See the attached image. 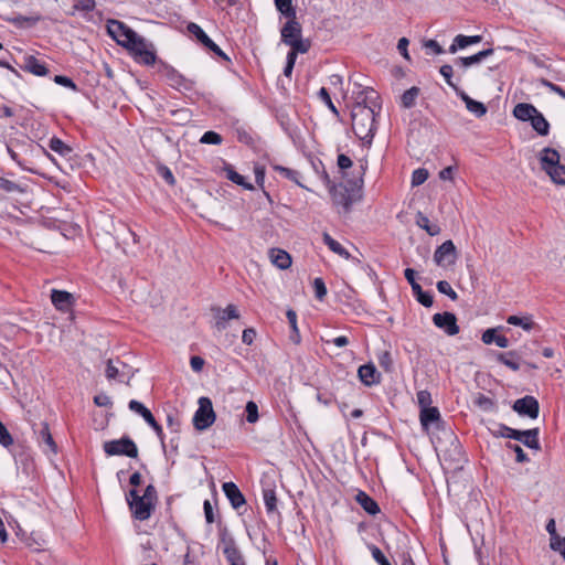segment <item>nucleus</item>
Wrapping results in <instances>:
<instances>
[{
  "label": "nucleus",
  "mask_w": 565,
  "mask_h": 565,
  "mask_svg": "<svg viewBox=\"0 0 565 565\" xmlns=\"http://www.w3.org/2000/svg\"><path fill=\"white\" fill-rule=\"evenodd\" d=\"M352 129L358 138L372 142L375 134V111L372 107L356 103L351 111Z\"/></svg>",
  "instance_id": "nucleus-1"
},
{
  "label": "nucleus",
  "mask_w": 565,
  "mask_h": 565,
  "mask_svg": "<svg viewBox=\"0 0 565 565\" xmlns=\"http://www.w3.org/2000/svg\"><path fill=\"white\" fill-rule=\"evenodd\" d=\"M542 169L557 184H565V166L559 163V153L552 148H544L540 153Z\"/></svg>",
  "instance_id": "nucleus-2"
},
{
  "label": "nucleus",
  "mask_w": 565,
  "mask_h": 565,
  "mask_svg": "<svg viewBox=\"0 0 565 565\" xmlns=\"http://www.w3.org/2000/svg\"><path fill=\"white\" fill-rule=\"evenodd\" d=\"M107 32L109 36L117 42L118 45L126 50L135 42L139 34L118 20L107 21Z\"/></svg>",
  "instance_id": "nucleus-3"
},
{
  "label": "nucleus",
  "mask_w": 565,
  "mask_h": 565,
  "mask_svg": "<svg viewBox=\"0 0 565 565\" xmlns=\"http://www.w3.org/2000/svg\"><path fill=\"white\" fill-rule=\"evenodd\" d=\"M215 413L209 397L199 398V408L193 416V425L198 430H205L215 422Z\"/></svg>",
  "instance_id": "nucleus-4"
},
{
  "label": "nucleus",
  "mask_w": 565,
  "mask_h": 565,
  "mask_svg": "<svg viewBox=\"0 0 565 565\" xmlns=\"http://www.w3.org/2000/svg\"><path fill=\"white\" fill-rule=\"evenodd\" d=\"M103 448L107 456H127L129 458L138 456V448L129 437L105 441Z\"/></svg>",
  "instance_id": "nucleus-5"
},
{
  "label": "nucleus",
  "mask_w": 565,
  "mask_h": 565,
  "mask_svg": "<svg viewBox=\"0 0 565 565\" xmlns=\"http://www.w3.org/2000/svg\"><path fill=\"white\" fill-rule=\"evenodd\" d=\"M135 61L145 65H152L156 62L153 45L141 35L127 49Z\"/></svg>",
  "instance_id": "nucleus-6"
},
{
  "label": "nucleus",
  "mask_w": 565,
  "mask_h": 565,
  "mask_svg": "<svg viewBox=\"0 0 565 565\" xmlns=\"http://www.w3.org/2000/svg\"><path fill=\"white\" fill-rule=\"evenodd\" d=\"M127 502L132 511V515L140 521L148 520L154 509V504L141 498L135 489L128 492Z\"/></svg>",
  "instance_id": "nucleus-7"
},
{
  "label": "nucleus",
  "mask_w": 565,
  "mask_h": 565,
  "mask_svg": "<svg viewBox=\"0 0 565 565\" xmlns=\"http://www.w3.org/2000/svg\"><path fill=\"white\" fill-rule=\"evenodd\" d=\"M457 249L452 241L444 242L434 253V262L440 267H449L457 260Z\"/></svg>",
  "instance_id": "nucleus-8"
},
{
  "label": "nucleus",
  "mask_w": 565,
  "mask_h": 565,
  "mask_svg": "<svg viewBox=\"0 0 565 565\" xmlns=\"http://www.w3.org/2000/svg\"><path fill=\"white\" fill-rule=\"evenodd\" d=\"M434 324L441 329L447 335L454 337L459 333L460 329L457 323V318L452 312L435 313L433 316Z\"/></svg>",
  "instance_id": "nucleus-9"
},
{
  "label": "nucleus",
  "mask_w": 565,
  "mask_h": 565,
  "mask_svg": "<svg viewBox=\"0 0 565 565\" xmlns=\"http://www.w3.org/2000/svg\"><path fill=\"white\" fill-rule=\"evenodd\" d=\"M513 411L521 416H529L530 418H536L540 412V405L535 397L526 395L514 402L512 406Z\"/></svg>",
  "instance_id": "nucleus-10"
},
{
  "label": "nucleus",
  "mask_w": 565,
  "mask_h": 565,
  "mask_svg": "<svg viewBox=\"0 0 565 565\" xmlns=\"http://www.w3.org/2000/svg\"><path fill=\"white\" fill-rule=\"evenodd\" d=\"M212 310L215 312V315H214L215 324L214 326L217 331L225 330L227 328L228 320L239 318V312H238L236 306H234V305H228L224 309L213 308Z\"/></svg>",
  "instance_id": "nucleus-11"
},
{
  "label": "nucleus",
  "mask_w": 565,
  "mask_h": 565,
  "mask_svg": "<svg viewBox=\"0 0 565 565\" xmlns=\"http://www.w3.org/2000/svg\"><path fill=\"white\" fill-rule=\"evenodd\" d=\"M301 38V25L300 23L294 19H289L286 24L281 29V41L291 45L292 41Z\"/></svg>",
  "instance_id": "nucleus-12"
},
{
  "label": "nucleus",
  "mask_w": 565,
  "mask_h": 565,
  "mask_svg": "<svg viewBox=\"0 0 565 565\" xmlns=\"http://www.w3.org/2000/svg\"><path fill=\"white\" fill-rule=\"evenodd\" d=\"M358 375L361 382L366 386H372L381 381V374L372 363L361 365L358 370Z\"/></svg>",
  "instance_id": "nucleus-13"
},
{
  "label": "nucleus",
  "mask_w": 565,
  "mask_h": 565,
  "mask_svg": "<svg viewBox=\"0 0 565 565\" xmlns=\"http://www.w3.org/2000/svg\"><path fill=\"white\" fill-rule=\"evenodd\" d=\"M21 68L35 76H46L49 74V70L45 64L40 62L33 55H25L23 57V64L21 65Z\"/></svg>",
  "instance_id": "nucleus-14"
},
{
  "label": "nucleus",
  "mask_w": 565,
  "mask_h": 565,
  "mask_svg": "<svg viewBox=\"0 0 565 565\" xmlns=\"http://www.w3.org/2000/svg\"><path fill=\"white\" fill-rule=\"evenodd\" d=\"M51 300L57 310L67 311L73 305L74 297L67 291L53 289Z\"/></svg>",
  "instance_id": "nucleus-15"
},
{
  "label": "nucleus",
  "mask_w": 565,
  "mask_h": 565,
  "mask_svg": "<svg viewBox=\"0 0 565 565\" xmlns=\"http://www.w3.org/2000/svg\"><path fill=\"white\" fill-rule=\"evenodd\" d=\"M223 491L234 509H238L245 504V498L234 482H225L223 484Z\"/></svg>",
  "instance_id": "nucleus-16"
},
{
  "label": "nucleus",
  "mask_w": 565,
  "mask_h": 565,
  "mask_svg": "<svg viewBox=\"0 0 565 565\" xmlns=\"http://www.w3.org/2000/svg\"><path fill=\"white\" fill-rule=\"evenodd\" d=\"M457 94L465 103L466 108L476 117L480 118L487 114V107L483 103L472 99L468 94H466L462 90L458 92Z\"/></svg>",
  "instance_id": "nucleus-17"
},
{
  "label": "nucleus",
  "mask_w": 565,
  "mask_h": 565,
  "mask_svg": "<svg viewBox=\"0 0 565 565\" xmlns=\"http://www.w3.org/2000/svg\"><path fill=\"white\" fill-rule=\"evenodd\" d=\"M495 360L514 372L519 371L521 367L520 355L516 351L498 352L495 354Z\"/></svg>",
  "instance_id": "nucleus-18"
},
{
  "label": "nucleus",
  "mask_w": 565,
  "mask_h": 565,
  "mask_svg": "<svg viewBox=\"0 0 565 565\" xmlns=\"http://www.w3.org/2000/svg\"><path fill=\"white\" fill-rule=\"evenodd\" d=\"M269 257L271 263L279 269H287L291 265V257L284 249L271 248L269 252Z\"/></svg>",
  "instance_id": "nucleus-19"
},
{
  "label": "nucleus",
  "mask_w": 565,
  "mask_h": 565,
  "mask_svg": "<svg viewBox=\"0 0 565 565\" xmlns=\"http://www.w3.org/2000/svg\"><path fill=\"white\" fill-rule=\"evenodd\" d=\"M38 441L40 445L46 446L50 452L54 455L57 452V446L50 433L49 425L46 423H42L40 429L38 430Z\"/></svg>",
  "instance_id": "nucleus-20"
},
{
  "label": "nucleus",
  "mask_w": 565,
  "mask_h": 565,
  "mask_svg": "<svg viewBox=\"0 0 565 565\" xmlns=\"http://www.w3.org/2000/svg\"><path fill=\"white\" fill-rule=\"evenodd\" d=\"M481 39L482 38L480 35L468 36V35L458 34L454 39L452 44L449 46V53L455 54L458 50H461L469 45L479 43L481 41Z\"/></svg>",
  "instance_id": "nucleus-21"
},
{
  "label": "nucleus",
  "mask_w": 565,
  "mask_h": 565,
  "mask_svg": "<svg viewBox=\"0 0 565 565\" xmlns=\"http://www.w3.org/2000/svg\"><path fill=\"white\" fill-rule=\"evenodd\" d=\"M419 419L423 428L428 429L429 425L440 420V413L437 407H425L420 409Z\"/></svg>",
  "instance_id": "nucleus-22"
},
{
  "label": "nucleus",
  "mask_w": 565,
  "mask_h": 565,
  "mask_svg": "<svg viewBox=\"0 0 565 565\" xmlns=\"http://www.w3.org/2000/svg\"><path fill=\"white\" fill-rule=\"evenodd\" d=\"M493 54V49H487L483 51L478 52L477 54H473L471 56L467 57H458L456 60V64L462 67H469L475 64H479L481 61H483L486 57Z\"/></svg>",
  "instance_id": "nucleus-23"
},
{
  "label": "nucleus",
  "mask_w": 565,
  "mask_h": 565,
  "mask_svg": "<svg viewBox=\"0 0 565 565\" xmlns=\"http://www.w3.org/2000/svg\"><path fill=\"white\" fill-rule=\"evenodd\" d=\"M482 342L484 344L495 343L499 348L505 349L510 345L508 338L497 334V329H487L482 333Z\"/></svg>",
  "instance_id": "nucleus-24"
},
{
  "label": "nucleus",
  "mask_w": 565,
  "mask_h": 565,
  "mask_svg": "<svg viewBox=\"0 0 565 565\" xmlns=\"http://www.w3.org/2000/svg\"><path fill=\"white\" fill-rule=\"evenodd\" d=\"M535 114L537 109L531 104L520 103L513 109L514 117L522 121H530Z\"/></svg>",
  "instance_id": "nucleus-25"
},
{
  "label": "nucleus",
  "mask_w": 565,
  "mask_h": 565,
  "mask_svg": "<svg viewBox=\"0 0 565 565\" xmlns=\"http://www.w3.org/2000/svg\"><path fill=\"white\" fill-rule=\"evenodd\" d=\"M539 429H529V430H520L519 438L516 440L521 441L523 445L531 449H539L540 443L537 439Z\"/></svg>",
  "instance_id": "nucleus-26"
},
{
  "label": "nucleus",
  "mask_w": 565,
  "mask_h": 565,
  "mask_svg": "<svg viewBox=\"0 0 565 565\" xmlns=\"http://www.w3.org/2000/svg\"><path fill=\"white\" fill-rule=\"evenodd\" d=\"M330 193L335 205L342 206L345 211H349L352 205V200L350 195L347 194L342 189H338L337 186L330 188Z\"/></svg>",
  "instance_id": "nucleus-27"
},
{
  "label": "nucleus",
  "mask_w": 565,
  "mask_h": 565,
  "mask_svg": "<svg viewBox=\"0 0 565 565\" xmlns=\"http://www.w3.org/2000/svg\"><path fill=\"white\" fill-rule=\"evenodd\" d=\"M322 239L324 244L330 248V250H332L334 254L345 259L350 258V253L339 242L332 238L329 233L324 232L322 234Z\"/></svg>",
  "instance_id": "nucleus-28"
},
{
  "label": "nucleus",
  "mask_w": 565,
  "mask_h": 565,
  "mask_svg": "<svg viewBox=\"0 0 565 565\" xmlns=\"http://www.w3.org/2000/svg\"><path fill=\"white\" fill-rule=\"evenodd\" d=\"M356 501L360 503V505L371 515H375L380 512V508L377 503L369 497L365 492H360L356 495Z\"/></svg>",
  "instance_id": "nucleus-29"
},
{
  "label": "nucleus",
  "mask_w": 565,
  "mask_h": 565,
  "mask_svg": "<svg viewBox=\"0 0 565 565\" xmlns=\"http://www.w3.org/2000/svg\"><path fill=\"white\" fill-rule=\"evenodd\" d=\"M416 224L430 236H436L440 233V227L437 224L430 223L429 218L422 212H418L416 215Z\"/></svg>",
  "instance_id": "nucleus-30"
},
{
  "label": "nucleus",
  "mask_w": 565,
  "mask_h": 565,
  "mask_svg": "<svg viewBox=\"0 0 565 565\" xmlns=\"http://www.w3.org/2000/svg\"><path fill=\"white\" fill-rule=\"evenodd\" d=\"M533 129L541 136L548 135L550 124L545 117L537 110V114L530 120Z\"/></svg>",
  "instance_id": "nucleus-31"
},
{
  "label": "nucleus",
  "mask_w": 565,
  "mask_h": 565,
  "mask_svg": "<svg viewBox=\"0 0 565 565\" xmlns=\"http://www.w3.org/2000/svg\"><path fill=\"white\" fill-rule=\"evenodd\" d=\"M507 322L512 326H519L525 331H531L536 326L531 316H509Z\"/></svg>",
  "instance_id": "nucleus-32"
},
{
  "label": "nucleus",
  "mask_w": 565,
  "mask_h": 565,
  "mask_svg": "<svg viewBox=\"0 0 565 565\" xmlns=\"http://www.w3.org/2000/svg\"><path fill=\"white\" fill-rule=\"evenodd\" d=\"M419 88L416 86L405 90L401 96V106L406 109L412 108L415 105L417 97L419 96Z\"/></svg>",
  "instance_id": "nucleus-33"
},
{
  "label": "nucleus",
  "mask_w": 565,
  "mask_h": 565,
  "mask_svg": "<svg viewBox=\"0 0 565 565\" xmlns=\"http://www.w3.org/2000/svg\"><path fill=\"white\" fill-rule=\"evenodd\" d=\"M225 172H226L227 179L231 180L232 182L236 183L237 185H241L246 190L254 189L253 184L246 182L245 178L243 175H241L238 172H236L233 167L227 166L225 168Z\"/></svg>",
  "instance_id": "nucleus-34"
},
{
  "label": "nucleus",
  "mask_w": 565,
  "mask_h": 565,
  "mask_svg": "<svg viewBox=\"0 0 565 565\" xmlns=\"http://www.w3.org/2000/svg\"><path fill=\"white\" fill-rule=\"evenodd\" d=\"M475 405H477L480 409L484 412H494L495 411V403L494 401L484 395V394H478L473 399Z\"/></svg>",
  "instance_id": "nucleus-35"
},
{
  "label": "nucleus",
  "mask_w": 565,
  "mask_h": 565,
  "mask_svg": "<svg viewBox=\"0 0 565 565\" xmlns=\"http://www.w3.org/2000/svg\"><path fill=\"white\" fill-rule=\"evenodd\" d=\"M277 10L288 19L296 18V10L291 0H275Z\"/></svg>",
  "instance_id": "nucleus-36"
},
{
  "label": "nucleus",
  "mask_w": 565,
  "mask_h": 565,
  "mask_svg": "<svg viewBox=\"0 0 565 565\" xmlns=\"http://www.w3.org/2000/svg\"><path fill=\"white\" fill-rule=\"evenodd\" d=\"M492 434L497 437H505L516 440L519 438L520 430L500 424L498 425V429L493 430Z\"/></svg>",
  "instance_id": "nucleus-37"
},
{
  "label": "nucleus",
  "mask_w": 565,
  "mask_h": 565,
  "mask_svg": "<svg viewBox=\"0 0 565 565\" xmlns=\"http://www.w3.org/2000/svg\"><path fill=\"white\" fill-rule=\"evenodd\" d=\"M188 31L191 35H193L202 45H205L209 42L207 34L202 30V28L196 23H189Z\"/></svg>",
  "instance_id": "nucleus-38"
},
{
  "label": "nucleus",
  "mask_w": 565,
  "mask_h": 565,
  "mask_svg": "<svg viewBox=\"0 0 565 565\" xmlns=\"http://www.w3.org/2000/svg\"><path fill=\"white\" fill-rule=\"evenodd\" d=\"M49 147L51 150L57 152L61 156H67L72 152L71 147H68L61 139L55 137L50 140Z\"/></svg>",
  "instance_id": "nucleus-39"
},
{
  "label": "nucleus",
  "mask_w": 565,
  "mask_h": 565,
  "mask_svg": "<svg viewBox=\"0 0 565 565\" xmlns=\"http://www.w3.org/2000/svg\"><path fill=\"white\" fill-rule=\"evenodd\" d=\"M263 499L268 512H274L277 507L276 493L273 489H264Z\"/></svg>",
  "instance_id": "nucleus-40"
},
{
  "label": "nucleus",
  "mask_w": 565,
  "mask_h": 565,
  "mask_svg": "<svg viewBox=\"0 0 565 565\" xmlns=\"http://www.w3.org/2000/svg\"><path fill=\"white\" fill-rule=\"evenodd\" d=\"M291 51L289 53H295V58H297L298 53H307L310 49V42L308 40H302L301 38L292 41Z\"/></svg>",
  "instance_id": "nucleus-41"
},
{
  "label": "nucleus",
  "mask_w": 565,
  "mask_h": 565,
  "mask_svg": "<svg viewBox=\"0 0 565 565\" xmlns=\"http://www.w3.org/2000/svg\"><path fill=\"white\" fill-rule=\"evenodd\" d=\"M377 361L381 367L390 372L393 367V359L390 351H381L377 353Z\"/></svg>",
  "instance_id": "nucleus-42"
},
{
  "label": "nucleus",
  "mask_w": 565,
  "mask_h": 565,
  "mask_svg": "<svg viewBox=\"0 0 565 565\" xmlns=\"http://www.w3.org/2000/svg\"><path fill=\"white\" fill-rule=\"evenodd\" d=\"M0 189L7 193H21L23 189L18 183L8 180L6 178H0Z\"/></svg>",
  "instance_id": "nucleus-43"
},
{
  "label": "nucleus",
  "mask_w": 565,
  "mask_h": 565,
  "mask_svg": "<svg viewBox=\"0 0 565 565\" xmlns=\"http://www.w3.org/2000/svg\"><path fill=\"white\" fill-rule=\"evenodd\" d=\"M318 97L320 98L321 102L324 103V105L335 115L338 116L339 115V111L337 109V107L334 106L331 97H330V94L329 92L327 90V88L324 87H321L320 90L318 92Z\"/></svg>",
  "instance_id": "nucleus-44"
},
{
  "label": "nucleus",
  "mask_w": 565,
  "mask_h": 565,
  "mask_svg": "<svg viewBox=\"0 0 565 565\" xmlns=\"http://www.w3.org/2000/svg\"><path fill=\"white\" fill-rule=\"evenodd\" d=\"M246 411V420L250 424H254L258 420V406L255 402L249 401L245 407Z\"/></svg>",
  "instance_id": "nucleus-45"
},
{
  "label": "nucleus",
  "mask_w": 565,
  "mask_h": 565,
  "mask_svg": "<svg viewBox=\"0 0 565 565\" xmlns=\"http://www.w3.org/2000/svg\"><path fill=\"white\" fill-rule=\"evenodd\" d=\"M274 170L278 171L284 178L289 179L296 182L298 185L302 186L301 183L299 182V173L297 171L281 166H274Z\"/></svg>",
  "instance_id": "nucleus-46"
},
{
  "label": "nucleus",
  "mask_w": 565,
  "mask_h": 565,
  "mask_svg": "<svg viewBox=\"0 0 565 565\" xmlns=\"http://www.w3.org/2000/svg\"><path fill=\"white\" fill-rule=\"evenodd\" d=\"M437 289L440 294L448 296L451 300H457L458 295L452 289L451 285L446 280H439L437 282Z\"/></svg>",
  "instance_id": "nucleus-47"
},
{
  "label": "nucleus",
  "mask_w": 565,
  "mask_h": 565,
  "mask_svg": "<svg viewBox=\"0 0 565 565\" xmlns=\"http://www.w3.org/2000/svg\"><path fill=\"white\" fill-rule=\"evenodd\" d=\"M313 290L318 300H323L327 296V287L322 278L317 277L313 280Z\"/></svg>",
  "instance_id": "nucleus-48"
},
{
  "label": "nucleus",
  "mask_w": 565,
  "mask_h": 565,
  "mask_svg": "<svg viewBox=\"0 0 565 565\" xmlns=\"http://www.w3.org/2000/svg\"><path fill=\"white\" fill-rule=\"evenodd\" d=\"M369 550L372 554V557L379 565H391L388 559L385 557L383 552L376 545H369Z\"/></svg>",
  "instance_id": "nucleus-49"
},
{
  "label": "nucleus",
  "mask_w": 565,
  "mask_h": 565,
  "mask_svg": "<svg viewBox=\"0 0 565 565\" xmlns=\"http://www.w3.org/2000/svg\"><path fill=\"white\" fill-rule=\"evenodd\" d=\"M428 179V171L426 169H416L412 174V185L418 186Z\"/></svg>",
  "instance_id": "nucleus-50"
},
{
  "label": "nucleus",
  "mask_w": 565,
  "mask_h": 565,
  "mask_svg": "<svg viewBox=\"0 0 565 565\" xmlns=\"http://www.w3.org/2000/svg\"><path fill=\"white\" fill-rule=\"evenodd\" d=\"M200 141L206 145H220L222 142V137L215 131H206L203 134Z\"/></svg>",
  "instance_id": "nucleus-51"
},
{
  "label": "nucleus",
  "mask_w": 565,
  "mask_h": 565,
  "mask_svg": "<svg viewBox=\"0 0 565 565\" xmlns=\"http://www.w3.org/2000/svg\"><path fill=\"white\" fill-rule=\"evenodd\" d=\"M440 74L443 75V77L445 78L446 83L452 87L457 93L460 92L456 85L452 83V73H454V70H452V66L451 65H448V64H445L440 67L439 70Z\"/></svg>",
  "instance_id": "nucleus-52"
},
{
  "label": "nucleus",
  "mask_w": 565,
  "mask_h": 565,
  "mask_svg": "<svg viewBox=\"0 0 565 565\" xmlns=\"http://www.w3.org/2000/svg\"><path fill=\"white\" fill-rule=\"evenodd\" d=\"M224 554H225L226 559L230 563L238 562L239 559H242V556H241L238 550L235 547V545L233 543H231L230 545H227L224 548Z\"/></svg>",
  "instance_id": "nucleus-53"
},
{
  "label": "nucleus",
  "mask_w": 565,
  "mask_h": 565,
  "mask_svg": "<svg viewBox=\"0 0 565 565\" xmlns=\"http://www.w3.org/2000/svg\"><path fill=\"white\" fill-rule=\"evenodd\" d=\"M416 396H417V403H418L420 409L430 406L431 395L428 391L422 390V391L417 392Z\"/></svg>",
  "instance_id": "nucleus-54"
},
{
  "label": "nucleus",
  "mask_w": 565,
  "mask_h": 565,
  "mask_svg": "<svg viewBox=\"0 0 565 565\" xmlns=\"http://www.w3.org/2000/svg\"><path fill=\"white\" fill-rule=\"evenodd\" d=\"M95 0H76L74 9L84 12H90L95 9Z\"/></svg>",
  "instance_id": "nucleus-55"
},
{
  "label": "nucleus",
  "mask_w": 565,
  "mask_h": 565,
  "mask_svg": "<svg viewBox=\"0 0 565 565\" xmlns=\"http://www.w3.org/2000/svg\"><path fill=\"white\" fill-rule=\"evenodd\" d=\"M13 444V438L6 428V426L0 422V445L8 448Z\"/></svg>",
  "instance_id": "nucleus-56"
},
{
  "label": "nucleus",
  "mask_w": 565,
  "mask_h": 565,
  "mask_svg": "<svg viewBox=\"0 0 565 565\" xmlns=\"http://www.w3.org/2000/svg\"><path fill=\"white\" fill-rule=\"evenodd\" d=\"M550 546L553 551L558 552L563 556V551L565 547V537L562 539L559 535L550 537Z\"/></svg>",
  "instance_id": "nucleus-57"
},
{
  "label": "nucleus",
  "mask_w": 565,
  "mask_h": 565,
  "mask_svg": "<svg viewBox=\"0 0 565 565\" xmlns=\"http://www.w3.org/2000/svg\"><path fill=\"white\" fill-rule=\"evenodd\" d=\"M203 510H204V516H205L206 523L212 524L215 521V515H214V511H213V505L210 502V500L204 501Z\"/></svg>",
  "instance_id": "nucleus-58"
},
{
  "label": "nucleus",
  "mask_w": 565,
  "mask_h": 565,
  "mask_svg": "<svg viewBox=\"0 0 565 565\" xmlns=\"http://www.w3.org/2000/svg\"><path fill=\"white\" fill-rule=\"evenodd\" d=\"M415 297H416V300H417L419 303H422L424 307L429 308V307H431V306H433L434 300H433V296H431V294L426 292V291H424V290H423L422 292H419V294H418L417 296H415Z\"/></svg>",
  "instance_id": "nucleus-59"
},
{
  "label": "nucleus",
  "mask_w": 565,
  "mask_h": 565,
  "mask_svg": "<svg viewBox=\"0 0 565 565\" xmlns=\"http://www.w3.org/2000/svg\"><path fill=\"white\" fill-rule=\"evenodd\" d=\"M508 447L511 448L515 452V455H516L515 459L518 462L529 461L527 455L523 451V449L519 445L508 444Z\"/></svg>",
  "instance_id": "nucleus-60"
},
{
  "label": "nucleus",
  "mask_w": 565,
  "mask_h": 565,
  "mask_svg": "<svg viewBox=\"0 0 565 565\" xmlns=\"http://www.w3.org/2000/svg\"><path fill=\"white\" fill-rule=\"evenodd\" d=\"M94 403L99 407H110L113 405L110 397L104 393L96 395Z\"/></svg>",
  "instance_id": "nucleus-61"
},
{
  "label": "nucleus",
  "mask_w": 565,
  "mask_h": 565,
  "mask_svg": "<svg viewBox=\"0 0 565 565\" xmlns=\"http://www.w3.org/2000/svg\"><path fill=\"white\" fill-rule=\"evenodd\" d=\"M129 409L139 414L141 417L143 414H146L149 409L143 405L141 404L140 402L136 401V399H131L129 402Z\"/></svg>",
  "instance_id": "nucleus-62"
},
{
  "label": "nucleus",
  "mask_w": 565,
  "mask_h": 565,
  "mask_svg": "<svg viewBox=\"0 0 565 565\" xmlns=\"http://www.w3.org/2000/svg\"><path fill=\"white\" fill-rule=\"evenodd\" d=\"M256 338V331L254 328H247L243 331L242 341L243 343L250 345Z\"/></svg>",
  "instance_id": "nucleus-63"
},
{
  "label": "nucleus",
  "mask_w": 565,
  "mask_h": 565,
  "mask_svg": "<svg viewBox=\"0 0 565 565\" xmlns=\"http://www.w3.org/2000/svg\"><path fill=\"white\" fill-rule=\"evenodd\" d=\"M182 565H200L198 557L191 552L190 547L183 556Z\"/></svg>",
  "instance_id": "nucleus-64"
}]
</instances>
